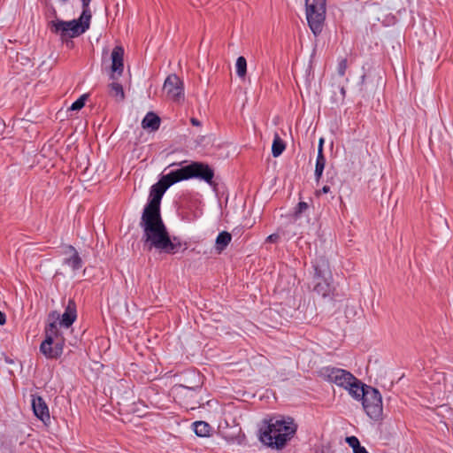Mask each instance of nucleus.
<instances>
[{"label":"nucleus","instance_id":"obj_2","mask_svg":"<svg viewBox=\"0 0 453 453\" xmlns=\"http://www.w3.org/2000/svg\"><path fill=\"white\" fill-rule=\"evenodd\" d=\"M297 425L290 417L275 416L265 418L259 428V439L273 449H282L295 435Z\"/></svg>","mask_w":453,"mask_h":453},{"label":"nucleus","instance_id":"obj_20","mask_svg":"<svg viewBox=\"0 0 453 453\" xmlns=\"http://www.w3.org/2000/svg\"><path fill=\"white\" fill-rule=\"evenodd\" d=\"M193 429L195 434L199 437H207L210 435L211 427L204 421H196L193 423Z\"/></svg>","mask_w":453,"mask_h":453},{"label":"nucleus","instance_id":"obj_37","mask_svg":"<svg viewBox=\"0 0 453 453\" xmlns=\"http://www.w3.org/2000/svg\"><path fill=\"white\" fill-rule=\"evenodd\" d=\"M197 387H198V386H196V388H197ZM190 388V389H195V388H196V387H191V388Z\"/></svg>","mask_w":453,"mask_h":453},{"label":"nucleus","instance_id":"obj_8","mask_svg":"<svg viewBox=\"0 0 453 453\" xmlns=\"http://www.w3.org/2000/svg\"><path fill=\"white\" fill-rule=\"evenodd\" d=\"M319 375L325 380L346 388L349 383L355 381V376L349 372L332 366H326L319 370Z\"/></svg>","mask_w":453,"mask_h":453},{"label":"nucleus","instance_id":"obj_10","mask_svg":"<svg viewBox=\"0 0 453 453\" xmlns=\"http://www.w3.org/2000/svg\"><path fill=\"white\" fill-rule=\"evenodd\" d=\"M163 90L167 98L174 102L184 98L183 82L176 74H171L165 79Z\"/></svg>","mask_w":453,"mask_h":453},{"label":"nucleus","instance_id":"obj_21","mask_svg":"<svg viewBox=\"0 0 453 453\" xmlns=\"http://www.w3.org/2000/svg\"><path fill=\"white\" fill-rule=\"evenodd\" d=\"M231 239L232 236L230 233L226 231L220 232L216 238V250L219 253L223 251L231 242Z\"/></svg>","mask_w":453,"mask_h":453},{"label":"nucleus","instance_id":"obj_25","mask_svg":"<svg viewBox=\"0 0 453 453\" xmlns=\"http://www.w3.org/2000/svg\"><path fill=\"white\" fill-rule=\"evenodd\" d=\"M86 99H87V96L86 95H82L81 96H80L76 101H74L72 104V105L69 107V110L70 111H79V110H81V108L84 107Z\"/></svg>","mask_w":453,"mask_h":453},{"label":"nucleus","instance_id":"obj_14","mask_svg":"<svg viewBox=\"0 0 453 453\" xmlns=\"http://www.w3.org/2000/svg\"><path fill=\"white\" fill-rule=\"evenodd\" d=\"M33 411L35 415L43 423H47L50 421V411L48 405L46 404L45 401L42 399V396H32L31 401Z\"/></svg>","mask_w":453,"mask_h":453},{"label":"nucleus","instance_id":"obj_36","mask_svg":"<svg viewBox=\"0 0 453 453\" xmlns=\"http://www.w3.org/2000/svg\"><path fill=\"white\" fill-rule=\"evenodd\" d=\"M341 94H342L343 96H345V89H344V88H343V87L341 88Z\"/></svg>","mask_w":453,"mask_h":453},{"label":"nucleus","instance_id":"obj_5","mask_svg":"<svg viewBox=\"0 0 453 453\" xmlns=\"http://www.w3.org/2000/svg\"><path fill=\"white\" fill-rule=\"evenodd\" d=\"M326 0H305L308 26L315 35L322 32L326 19Z\"/></svg>","mask_w":453,"mask_h":453},{"label":"nucleus","instance_id":"obj_32","mask_svg":"<svg viewBox=\"0 0 453 453\" xmlns=\"http://www.w3.org/2000/svg\"><path fill=\"white\" fill-rule=\"evenodd\" d=\"M330 192V187L328 185H325L320 190L317 191L318 195H320L321 193L326 194Z\"/></svg>","mask_w":453,"mask_h":453},{"label":"nucleus","instance_id":"obj_3","mask_svg":"<svg viewBox=\"0 0 453 453\" xmlns=\"http://www.w3.org/2000/svg\"><path fill=\"white\" fill-rule=\"evenodd\" d=\"M213 170L208 165L200 162H193L188 165L172 171L162 176L170 187L179 181L191 178H198L204 180L210 186H213Z\"/></svg>","mask_w":453,"mask_h":453},{"label":"nucleus","instance_id":"obj_6","mask_svg":"<svg viewBox=\"0 0 453 453\" xmlns=\"http://www.w3.org/2000/svg\"><path fill=\"white\" fill-rule=\"evenodd\" d=\"M314 291L323 297L329 296L332 293V287L330 283L331 273L328 262L321 258L314 265Z\"/></svg>","mask_w":453,"mask_h":453},{"label":"nucleus","instance_id":"obj_11","mask_svg":"<svg viewBox=\"0 0 453 453\" xmlns=\"http://www.w3.org/2000/svg\"><path fill=\"white\" fill-rule=\"evenodd\" d=\"M62 254L65 256L63 265L70 267L73 273H76L82 267V259L73 246L65 245Z\"/></svg>","mask_w":453,"mask_h":453},{"label":"nucleus","instance_id":"obj_13","mask_svg":"<svg viewBox=\"0 0 453 453\" xmlns=\"http://www.w3.org/2000/svg\"><path fill=\"white\" fill-rule=\"evenodd\" d=\"M111 79H115V74L120 76L124 70V49L121 46H116L111 51Z\"/></svg>","mask_w":453,"mask_h":453},{"label":"nucleus","instance_id":"obj_31","mask_svg":"<svg viewBox=\"0 0 453 453\" xmlns=\"http://www.w3.org/2000/svg\"><path fill=\"white\" fill-rule=\"evenodd\" d=\"M278 239H279V235L277 234H273L267 237L266 241L270 242H275L278 241Z\"/></svg>","mask_w":453,"mask_h":453},{"label":"nucleus","instance_id":"obj_28","mask_svg":"<svg viewBox=\"0 0 453 453\" xmlns=\"http://www.w3.org/2000/svg\"><path fill=\"white\" fill-rule=\"evenodd\" d=\"M90 2H91V0H81L82 8H83V11L81 13V18L91 17V13H90V10H89Z\"/></svg>","mask_w":453,"mask_h":453},{"label":"nucleus","instance_id":"obj_27","mask_svg":"<svg viewBox=\"0 0 453 453\" xmlns=\"http://www.w3.org/2000/svg\"><path fill=\"white\" fill-rule=\"evenodd\" d=\"M348 65H347V59L342 58L337 65V73L340 76H344L346 70H347Z\"/></svg>","mask_w":453,"mask_h":453},{"label":"nucleus","instance_id":"obj_4","mask_svg":"<svg viewBox=\"0 0 453 453\" xmlns=\"http://www.w3.org/2000/svg\"><path fill=\"white\" fill-rule=\"evenodd\" d=\"M65 339L59 332L57 323L52 322L45 328V339L40 345V351L50 359L58 358L64 350Z\"/></svg>","mask_w":453,"mask_h":453},{"label":"nucleus","instance_id":"obj_1","mask_svg":"<svg viewBox=\"0 0 453 453\" xmlns=\"http://www.w3.org/2000/svg\"><path fill=\"white\" fill-rule=\"evenodd\" d=\"M139 226L143 233L142 241L148 250L155 249L160 252L174 254L180 249V243L175 242L176 238L171 240L161 214L142 213Z\"/></svg>","mask_w":453,"mask_h":453},{"label":"nucleus","instance_id":"obj_15","mask_svg":"<svg viewBox=\"0 0 453 453\" xmlns=\"http://www.w3.org/2000/svg\"><path fill=\"white\" fill-rule=\"evenodd\" d=\"M77 319V310L75 302L69 299L65 311L61 316L59 325L64 327H70Z\"/></svg>","mask_w":453,"mask_h":453},{"label":"nucleus","instance_id":"obj_9","mask_svg":"<svg viewBox=\"0 0 453 453\" xmlns=\"http://www.w3.org/2000/svg\"><path fill=\"white\" fill-rule=\"evenodd\" d=\"M170 186L161 178L157 183L151 186L149 202L144 206L142 213L161 214L160 203L165 192Z\"/></svg>","mask_w":453,"mask_h":453},{"label":"nucleus","instance_id":"obj_12","mask_svg":"<svg viewBox=\"0 0 453 453\" xmlns=\"http://www.w3.org/2000/svg\"><path fill=\"white\" fill-rule=\"evenodd\" d=\"M91 17H80L79 19H73L66 21L65 26L67 27L69 38H74L86 32L89 27V20Z\"/></svg>","mask_w":453,"mask_h":453},{"label":"nucleus","instance_id":"obj_22","mask_svg":"<svg viewBox=\"0 0 453 453\" xmlns=\"http://www.w3.org/2000/svg\"><path fill=\"white\" fill-rule=\"evenodd\" d=\"M326 157L324 155L317 156L315 172H314L317 180H319L322 177V174H323V172L325 169V165H326Z\"/></svg>","mask_w":453,"mask_h":453},{"label":"nucleus","instance_id":"obj_35","mask_svg":"<svg viewBox=\"0 0 453 453\" xmlns=\"http://www.w3.org/2000/svg\"><path fill=\"white\" fill-rule=\"evenodd\" d=\"M46 4H47V6H49L50 8V10L52 12V15L54 17H56L57 16V12H56L55 8L52 5H50L48 3Z\"/></svg>","mask_w":453,"mask_h":453},{"label":"nucleus","instance_id":"obj_16","mask_svg":"<svg viewBox=\"0 0 453 453\" xmlns=\"http://www.w3.org/2000/svg\"><path fill=\"white\" fill-rule=\"evenodd\" d=\"M371 388L365 384H363L359 380L355 377V381L349 383V385L345 388L348 390L349 394L356 400L362 401L364 396L366 394V389Z\"/></svg>","mask_w":453,"mask_h":453},{"label":"nucleus","instance_id":"obj_30","mask_svg":"<svg viewBox=\"0 0 453 453\" xmlns=\"http://www.w3.org/2000/svg\"><path fill=\"white\" fill-rule=\"evenodd\" d=\"M308 208V204L305 202H300L297 205L298 212H302L303 211Z\"/></svg>","mask_w":453,"mask_h":453},{"label":"nucleus","instance_id":"obj_18","mask_svg":"<svg viewBox=\"0 0 453 453\" xmlns=\"http://www.w3.org/2000/svg\"><path fill=\"white\" fill-rule=\"evenodd\" d=\"M142 126L144 129L157 130L160 126V119L154 112H148L142 121Z\"/></svg>","mask_w":453,"mask_h":453},{"label":"nucleus","instance_id":"obj_26","mask_svg":"<svg viewBox=\"0 0 453 453\" xmlns=\"http://www.w3.org/2000/svg\"><path fill=\"white\" fill-rule=\"evenodd\" d=\"M346 441L352 448L353 453H357V450L361 447L359 440L356 436L347 437Z\"/></svg>","mask_w":453,"mask_h":453},{"label":"nucleus","instance_id":"obj_19","mask_svg":"<svg viewBox=\"0 0 453 453\" xmlns=\"http://www.w3.org/2000/svg\"><path fill=\"white\" fill-rule=\"evenodd\" d=\"M109 95L118 103L125 99L123 87L118 82H111L109 85Z\"/></svg>","mask_w":453,"mask_h":453},{"label":"nucleus","instance_id":"obj_29","mask_svg":"<svg viewBox=\"0 0 453 453\" xmlns=\"http://www.w3.org/2000/svg\"><path fill=\"white\" fill-rule=\"evenodd\" d=\"M323 146H324V138H320L319 141V146H318V155H324L323 154Z\"/></svg>","mask_w":453,"mask_h":453},{"label":"nucleus","instance_id":"obj_33","mask_svg":"<svg viewBox=\"0 0 453 453\" xmlns=\"http://www.w3.org/2000/svg\"><path fill=\"white\" fill-rule=\"evenodd\" d=\"M6 322V317H5V314L4 312H2L0 311V325H4Z\"/></svg>","mask_w":453,"mask_h":453},{"label":"nucleus","instance_id":"obj_17","mask_svg":"<svg viewBox=\"0 0 453 453\" xmlns=\"http://www.w3.org/2000/svg\"><path fill=\"white\" fill-rule=\"evenodd\" d=\"M65 24L66 21L61 19H56L54 20H51L50 22V30L53 33L59 35L63 40L69 38V33Z\"/></svg>","mask_w":453,"mask_h":453},{"label":"nucleus","instance_id":"obj_24","mask_svg":"<svg viewBox=\"0 0 453 453\" xmlns=\"http://www.w3.org/2000/svg\"><path fill=\"white\" fill-rule=\"evenodd\" d=\"M285 150V144L280 138L276 135L272 145V154L274 157H277L282 154Z\"/></svg>","mask_w":453,"mask_h":453},{"label":"nucleus","instance_id":"obj_7","mask_svg":"<svg viewBox=\"0 0 453 453\" xmlns=\"http://www.w3.org/2000/svg\"><path fill=\"white\" fill-rule=\"evenodd\" d=\"M363 408L372 419L378 420L382 416V397L380 391L374 388H368L362 399Z\"/></svg>","mask_w":453,"mask_h":453},{"label":"nucleus","instance_id":"obj_23","mask_svg":"<svg viewBox=\"0 0 453 453\" xmlns=\"http://www.w3.org/2000/svg\"><path fill=\"white\" fill-rule=\"evenodd\" d=\"M236 74L243 79L247 73V61L244 57H239L235 63Z\"/></svg>","mask_w":453,"mask_h":453},{"label":"nucleus","instance_id":"obj_34","mask_svg":"<svg viewBox=\"0 0 453 453\" xmlns=\"http://www.w3.org/2000/svg\"><path fill=\"white\" fill-rule=\"evenodd\" d=\"M190 121H191L193 126H196V127H200L201 126V122L197 119H196V118H192L190 119Z\"/></svg>","mask_w":453,"mask_h":453}]
</instances>
